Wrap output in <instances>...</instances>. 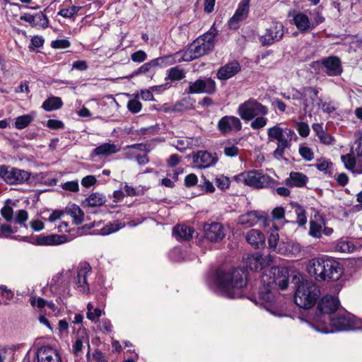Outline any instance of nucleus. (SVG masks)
<instances>
[{"instance_id": "nucleus-1", "label": "nucleus", "mask_w": 362, "mask_h": 362, "mask_svg": "<svg viewBox=\"0 0 362 362\" xmlns=\"http://www.w3.org/2000/svg\"><path fill=\"white\" fill-rule=\"evenodd\" d=\"M214 284L222 296L228 298H240L246 285L245 272L237 268L228 272L218 269L214 276Z\"/></svg>"}, {"instance_id": "nucleus-2", "label": "nucleus", "mask_w": 362, "mask_h": 362, "mask_svg": "<svg viewBox=\"0 0 362 362\" xmlns=\"http://www.w3.org/2000/svg\"><path fill=\"white\" fill-rule=\"evenodd\" d=\"M237 113L244 122H251L250 127L253 130L262 129L268 123L266 116L269 113V108L253 98L240 104Z\"/></svg>"}, {"instance_id": "nucleus-3", "label": "nucleus", "mask_w": 362, "mask_h": 362, "mask_svg": "<svg viewBox=\"0 0 362 362\" xmlns=\"http://www.w3.org/2000/svg\"><path fill=\"white\" fill-rule=\"evenodd\" d=\"M291 283L296 287L295 303L305 309L313 307L320 295L317 286L298 272L292 275Z\"/></svg>"}, {"instance_id": "nucleus-4", "label": "nucleus", "mask_w": 362, "mask_h": 362, "mask_svg": "<svg viewBox=\"0 0 362 362\" xmlns=\"http://www.w3.org/2000/svg\"><path fill=\"white\" fill-rule=\"evenodd\" d=\"M307 269L317 281H337L343 274L341 264L332 258H313L310 260Z\"/></svg>"}, {"instance_id": "nucleus-5", "label": "nucleus", "mask_w": 362, "mask_h": 362, "mask_svg": "<svg viewBox=\"0 0 362 362\" xmlns=\"http://www.w3.org/2000/svg\"><path fill=\"white\" fill-rule=\"evenodd\" d=\"M313 328L318 332L328 334L353 329L354 322L348 315H340L337 317L324 315L315 319Z\"/></svg>"}, {"instance_id": "nucleus-6", "label": "nucleus", "mask_w": 362, "mask_h": 362, "mask_svg": "<svg viewBox=\"0 0 362 362\" xmlns=\"http://www.w3.org/2000/svg\"><path fill=\"white\" fill-rule=\"evenodd\" d=\"M267 133L269 141L277 142V147L273 152L274 157L277 159L283 158L285 149L291 146L293 138L296 137L293 129H284L279 124L267 129Z\"/></svg>"}, {"instance_id": "nucleus-7", "label": "nucleus", "mask_w": 362, "mask_h": 362, "mask_svg": "<svg viewBox=\"0 0 362 362\" xmlns=\"http://www.w3.org/2000/svg\"><path fill=\"white\" fill-rule=\"evenodd\" d=\"M234 180L238 183L257 189L272 188L277 184L276 180L259 170L243 172L235 175Z\"/></svg>"}, {"instance_id": "nucleus-8", "label": "nucleus", "mask_w": 362, "mask_h": 362, "mask_svg": "<svg viewBox=\"0 0 362 362\" xmlns=\"http://www.w3.org/2000/svg\"><path fill=\"white\" fill-rule=\"evenodd\" d=\"M0 177L8 185H21L30 180V173L25 170L0 165Z\"/></svg>"}, {"instance_id": "nucleus-9", "label": "nucleus", "mask_w": 362, "mask_h": 362, "mask_svg": "<svg viewBox=\"0 0 362 362\" xmlns=\"http://www.w3.org/2000/svg\"><path fill=\"white\" fill-rule=\"evenodd\" d=\"M272 271H264L262 275V286L259 291V298L266 303H273L274 302V296L272 290L276 284V279L272 276Z\"/></svg>"}, {"instance_id": "nucleus-10", "label": "nucleus", "mask_w": 362, "mask_h": 362, "mask_svg": "<svg viewBox=\"0 0 362 362\" xmlns=\"http://www.w3.org/2000/svg\"><path fill=\"white\" fill-rule=\"evenodd\" d=\"M284 35V26L280 22H273L266 29L265 33L260 35L259 41L262 46H269L280 41Z\"/></svg>"}, {"instance_id": "nucleus-11", "label": "nucleus", "mask_w": 362, "mask_h": 362, "mask_svg": "<svg viewBox=\"0 0 362 362\" xmlns=\"http://www.w3.org/2000/svg\"><path fill=\"white\" fill-rule=\"evenodd\" d=\"M216 91V83L211 77L199 78L190 82L187 90L189 94L205 93L212 95Z\"/></svg>"}, {"instance_id": "nucleus-12", "label": "nucleus", "mask_w": 362, "mask_h": 362, "mask_svg": "<svg viewBox=\"0 0 362 362\" xmlns=\"http://www.w3.org/2000/svg\"><path fill=\"white\" fill-rule=\"evenodd\" d=\"M240 119L233 115L222 117L217 123V129L223 135L237 133L242 129Z\"/></svg>"}, {"instance_id": "nucleus-13", "label": "nucleus", "mask_w": 362, "mask_h": 362, "mask_svg": "<svg viewBox=\"0 0 362 362\" xmlns=\"http://www.w3.org/2000/svg\"><path fill=\"white\" fill-rule=\"evenodd\" d=\"M71 239L66 235H39L32 238L31 243L40 246H57L68 243Z\"/></svg>"}, {"instance_id": "nucleus-14", "label": "nucleus", "mask_w": 362, "mask_h": 362, "mask_svg": "<svg viewBox=\"0 0 362 362\" xmlns=\"http://www.w3.org/2000/svg\"><path fill=\"white\" fill-rule=\"evenodd\" d=\"M339 305L338 298L332 295H326L322 297L318 303L317 309L319 313H317L314 320L318 316L330 315L332 313L337 310ZM315 324V321L313 325Z\"/></svg>"}, {"instance_id": "nucleus-15", "label": "nucleus", "mask_w": 362, "mask_h": 362, "mask_svg": "<svg viewBox=\"0 0 362 362\" xmlns=\"http://www.w3.org/2000/svg\"><path fill=\"white\" fill-rule=\"evenodd\" d=\"M273 262V257L266 255L263 257L259 252L247 255L245 259L246 267L252 271H258L264 269Z\"/></svg>"}, {"instance_id": "nucleus-16", "label": "nucleus", "mask_w": 362, "mask_h": 362, "mask_svg": "<svg viewBox=\"0 0 362 362\" xmlns=\"http://www.w3.org/2000/svg\"><path fill=\"white\" fill-rule=\"evenodd\" d=\"M90 273L91 267L88 262H82L78 265L75 281L77 288L83 293H88L89 292V286L86 278Z\"/></svg>"}, {"instance_id": "nucleus-17", "label": "nucleus", "mask_w": 362, "mask_h": 362, "mask_svg": "<svg viewBox=\"0 0 362 362\" xmlns=\"http://www.w3.org/2000/svg\"><path fill=\"white\" fill-rule=\"evenodd\" d=\"M209 51L202 45L201 40H197L190 47L184 51H180L183 62H191L207 54Z\"/></svg>"}, {"instance_id": "nucleus-18", "label": "nucleus", "mask_w": 362, "mask_h": 362, "mask_svg": "<svg viewBox=\"0 0 362 362\" xmlns=\"http://www.w3.org/2000/svg\"><path fill=\"white\" fill-rule=\"evenodd\" d=\"M289 16L292 17L293 24L300 33H306L313 30L311 18L307 14L300 11H293L289 13Z\"/></svg>"}, {"instance_id": "nucleus-19", "label": "nucleus", "mask_w": 362, "mask_h": 362, "mask_svg": "<svg viewBox=\"0 0 362 362\" xmlns=\"http://www.w3.org/2000/svg\"><path fill=\"white\" fill-rule=\"evenodd\" d=\"M267 220V214L263 211H252L242 214L238 218V223L251 227L255 224L262 222L265 226Z\"/></svg>"}, {"instance_id": "nucleus-20", "label": "nucleus", "mask_w": 362, "mask_h": 362, "mask_svg": "<svg viewBox=\"0 0 362 362\" xmlns=\"http://www.w3.org/2000/svg\"><path fill=\"white\" fill-rule=\"evenodd\" d=\"M250 0H241L234 15L228 21V26L231 29H237L239 23L247 17Z\"/></svg>"}, {"instance_id": "nucleus-21", "label": "nucleus", "mask_w": 362, "mask_h": 362, "mask_svg": "<svg viewBox=\"0 0 362 362\" xmlns=\"http://www.w3.org/2000/svg\"><path fill=\"white\" fill-rule=\"evenodd\" d=\"M216 157L206 151H199L193 156V163L197 168H206L216 164Z\"/></svg>"}, {"instance_id": "nucleus-22", "label": "nucleus", "mask_w": 362, "mask_h": 362, "mask_svg": "<svg viewBox=\"0 0 362 362\" xmlns=\"http://www.w3.org/2000/svg\"><path fill=\"white\" fill-rule=\"evenodd\" d=\"M37 362H62L58 351L50 346L40 347L37 351Z\"/></svg>"}, {"instance_id": "nucleus-23", "label": "nucleus", "mask_w": 362, "mask_h": 362, "mask_svg": "<svg viewBox=\"0 0 362 362\" xmlns=\"http://www.w3.org/2000/svg\"><path fill=\"white\" fill-rule=\"evenodd\" d=\"M321 64L326 69L327 75L330 76H339L342 72L341 61L337 57L331 56L324 58Z\"/></svg>"}, {"instance_id": "nucleus-24", "label": "nucleus", "mask_w": 362, "mask_h": 362, "mask_svg": "<svg viewBox=\"0 0 362 362\" xmlns=\"http://www.w3.org/2000/svg\"><path fill=\"white\" fill-rule=\"evenodd\" d=\"M204 231L206 238L213 242H218L225 236L223 227L219 223L214 222L205 225Z\"/></svg>"}, {"instance_id": "nucleus-25", "label": "nucleus", "mask_w": 362, "mask_h": 362, "mask_svg": "<svg viewBox=\"0 0 362 362\" xmlns=\"http://www.w3.org/2000/svg\"><path fill=\"white\" fill-rule=\"evenodd\" d=\"M240 65L237 61H233L221 66L217 71V78L220 80H227L240 71Z\"/></svg>"}, {"instance_id": "nucleus-26", "label": "nucleus", "mask_w": 362, "mask_h": 362, "mask_svg": "<svg viewBox=\"0 0 362 362\" xmlns=\"http://www.w3.org/2000/svg\"><path fill=\"white\" fill-rule=\"evenodd\" d=\"M308 180V177L299 172H291L289 177L285 180V184L291 187H302L305 186Z\"/></svg>"}, {"instance_id": "nucleus-27", "label": "nucleus", "mask_w": 362, "mask_h": 362, "mask_svg": "<svg viewBox=\"0 0 362 362\" xmlns=\"http://www.w3.org/2000/svg\"><path fill=\"white\" fill-rule=\"evenodd\" d=\"M119 148L114 144L105 143L102 145L95 148L90 156L91 157L96 156H109L114 153H117L119 151Z\"/></svg>"}, {"instance_id": "nucleus-28", "label": "nucleus", "mask_w": 362, "mask_h": 362, "mask_svg": "<svg viewBox=\"0 0 362 362\" xmlns=\"http://www.w3.org/2000/svg\"><path fill=\"white\" fill-rule=\"evenodd\" d=\"M246 240L251 246L257 249L263 247L265 244L264 234L256 229H252L247 233Z\"/></svg>"}, {"instance_id": "nucleus-29", "label": "nucleus", "mask_w": 362, "mask_h": 362, "mask_svg": "<svg viewBox=\"0 0 362 362\" xmlns=\"http://www.w3.org/2000/svg\"><path fill=\"white\" fill-rule=\"evenodd\" d=\"M313 93L314 96H317L318 90L313 87H304L301 90H293V93L287 95L286 93H281V95L286 100H305V95Z\"/></svg>"}, {"instance_id": "nucleus-30", "label": "nucleus", "mask_w": 362, "mask_h": 362, "mask_svg": "<svg viewBox=\"0 0 362 362\" xmlns=\"http://www.w3.org/2000/svg\"><path fill=\"white\" fill-rule=\"evenodd\" d=\"M301 251V246L298 243L281 241L279 245L278 253L281 255H296Z\"/></svg>"}, {"instance_id": "nucleus-31", "label": "nucleus", "mask_w": 362, "mask_h": 362, "mask_svg": "<svg viewBox=\"0 0 362 362\" xmlns=\"http://www.w3.org/2000/svg\"><path fill=\"white\" fill-rule=\"evenodd\" d=\"M156 66L165 67L175 63L182 62L180 52H177L173 54L165 55L163 57L154 59Z\"/></svg>"}, {"instance_id": "nucleus-32", "label": "nucleus", "mask_w": 362, "mask_h": 362, "mask_svg": "<svg viewBox=\"0 0 362 362\" xmlns=\"http://www.w3.org/2000/svg\"><path fill=\"white\" fill-rule=\"evenodd\" d=\"M173 233L177 240H189L197 234L194 229L183 225L174 227Z\"/></svg>"}, {"instance_id": "nucleus-33", "label": "nucleus", "mask_w": 362, "mask_h": 362, "mask_svg": "<svg viewBox=\"0 0 362 362\" xmlns=\"http://www.w3.org/2000/svg\"><path fill=\"white\" fill-rule=\"evenodd\" d=\"M218 34V30L214 26V24L211 27L209 30L204 33L198 40H201V43L206 49L211 51L214 47V40Z\"/></svg>"}, {"instance_id": "nucleus-34", "label": "nucleus", "mask_w": 362, "mask_h": 362, "mask_svg": "<svg viewBox=\"0 0 362 362\" xmlns=\"http://www.w3.org/2000/svg\"><path fill=\"white\" fill-rule=\"evenodd\" d=\"M66 211L73 218V222L76 225L82 223L84 218V214L81 209L75 204H69L66 208Z\"/></svg>"}, {"instance_id": "nucleus-35", "label": "nucleus", "mask_w": 362, "mask_h": 362, "mask_svg": "<svg viewBox=\"0 0 362 362\" xmlns=\"http://www.w3.org/2000/svg\"><path fill=\"white\" fill-rule=\"evenodd\" d=\"M341 159L346 169L352 171L354 173H362V166H356L354 156L348 153L346 155L341 156Z\"/></svg>"}, {"instance_id": "nucleus-36", "label": "nucleus", "mask_w": 362, "mask_h": 362, "mask_svg": "<svg viewBox=\"0 0 362 362\" xmlns=\"http://www.w3.org/2000/svg\"><path fill=\"white\" fill-rule=\"evenodd\" d=\"M85 202L88 206H100L106 202V197L103 194L94 192L88 196Z\"/></svg>"}, {"instance_id": "nucleus-37", "label": "nucleus", "mask_w": 362, "mask_h": 362, "mask_svg": "<svg viewBox=\"0 0 362 362\" xmlns=\"http://www.w3.org/2000/svg\"><path fill=\"white\" fill-rule=\"evenodd\" d=\"M63 105L62 100L59 97H51L45 100L42 103V108L46 111L58 110Z\"/></svg>"}, {"instance_id": "nucleus-38", "label": "nucleus", "mask_w": 362, "mask_h": 362, "mask_svg": "<svg viewBox=\"0 0 362 362\" xmlns=\"http://www.w3.org/2000/svg\"><path fill=\"white\" fill-rule=\"evenodd\" d=\"M33 113L18 116L15 120V127L18 129H23L27 127L34 119Z\"/></svg>"}, {"instance_id": "nucleus-39", "label": "nucleus", "mask_w": 362, "mask_h": 362, "mask_svg": "<svg viewBox=\"0 0 362 362\" xmlns=\"http://www.w3.org/2000/svg\"><path fill=\"white\" fill-rule=\"evenodd\" d=\"M124 227V223L116 221L113 223H110L109 224L106 225L103 228H102L100 230V234L102 235H110L112 233H115L119 229Z\"/></svg>"}, {"instance_id": "nucleus-40", "label": "nucleus", "mask_w": 362, "mask_h": 362, "mask_svg": "<svg viewBox=\"0 0 362 362\" xmlns=\"http://www.w3.org/2000/svg\"><path fill=\"white\" fill-rule=\"evenodd\" d=\"M355 250L354 245L349 240H340L335 245V250L344 253L353 252Z\"/></svg>"}, {"instance_id": "nucleus-41", "label": "nucleus", "mask_w": 362, "mask_h": 362, "mask_svg": "<svg viewBox=\"0 0 362 362\" xmlns=\"http://www.w3.org/2000/svg\"><path fill=\"white\" fill-rule=\"evenodd\" d=\"M318 105L320 106L322 112L327 114L333 113L339 107V104L333 100L322 101V100H320V103Z\"/></svg>"}, {"instance_id": "nucleus-42", "label": "nucleus", "mask_w": 362, "mask_h": 362, "mask_svg": "<svg viewBox=\"0 0 362 362\" xmlns=\"http://www.w3.org/2000/svg\"><path fill=\"white\" fill-rule=\"evenodd\" d=\"M185 76V74L183 69L178 67H173L168 71V77L171 81H180Z\"/></svg>"}, {"instance_id": "nucleus-43", "label": "nucleus", "mask_w": 362, "mask_h": 362, "mask_svg": "<svg viewBox=\"0 0 362 362\" xmlns=\"http://www.w3.org/2000/svg\"><path fill=\"white\" fill-rule=\"evenodd\" d=\"M322 226L321 223L310 221L309 235L313 238H320L322 236Z\"/></svg>"}, {"instance_id": "nucleus-44", "label": "nucleus", "mask_w": 362, "mask_h": 362, "mask_svg": "<svg viewBox=\"0 0 362 362\" xmlns=\"http://www.w3.org/2000/svg\"><path fill=\"white\" fill-rule=\"evenodd\" d=\"M265 271H272V276L276 279V284L274 285V287L278 285L281 290H284L288 287V281L286 277L284 276V278H279L275 276L276 272L278 274L279 273V269L272 268L271 269H266Z\"/></svg>"}, {"instance_id": "nucleus-45", "label": "nucleus", "mask_w": 362, "mask_h": 362, "mask_svg": "<svg viewBox=\"0 0 362 362\" xmlns=\"http://www.w3.org/2000/svg\"><path fill=\"white\" fill-rule=\"evenodd\" d=\"M279 233L276 230L271 233L268 238V244L269 246V248L272 249L273 251L278 253V249H279V245L280 242L279 241Z\"/></svg>"}, {"instance_id": "nucleus-46", "label": "nucleus", "mask_w": 362, "mask_h": 362, "mask_svg": "<svg viewBox=\"0 0 362 362\" xmlns=\"http://www.w3.org/2000/svg\"><path fill=\"white\" fill-rule=\"evenodd\" d=\"M295 213L297 216L296 222L300 226H303L307 223L305 209L300 205L295 206Z\"/></svg>"}, {"instance_id": "nucleus-47", "label": "nucleus", "mask_w": 362, "mask_h": 362, "mask_svg": "<svg viewBox=\"0 0 362 362\" xmlns=\"http://www.w3.org/2000/svg\"><path fill=\"white\" fill-rule=\"evenodd\" d=\"M48 18L43 12H39L35 15L34 26L45 28L48 27Z\"/></svg>"}, {"instance_id": "nucleus-48", "label": "nucleus", "mask_w": 362, "mask_h": 362, "mask_svg": "<svg viewBox=\"0 0 362 362\" xmlns=\"http://www.w3.org/2000/svg\"><path fill=\"white\" fill-rule=\"evenodd\" d=\"M332 165L333 163L325 158L317 160V163L315 164V166L317 170L325 173H328V170L332 167Z\"/></svg>"}, {"instance_id": "nucleus-49", "label": "nucleus", "mask_w": 362, "mask_h": 362, "mask_svg": "<svg viewBox=\"0 0 362 362\" xmlns=\"http://www.w3.org/2000/svg\"><path fill=\"white\" fill-rule=\"evenodd\" d=\"M152 67H156L154 59L144 64L137 70H136L130 76L131 78L139 74H144L150 71Z\"/></svg>"}, {"instance_id": "nucleus-50", "label": "nucleus", "mask_w": 362, "mask_h": 362, "mask_svg": "<svg viewBox=\"0 0 362 362\" xmlns=\"http://www.w3.org/2000/svg\"><path fill=\"white\" fill-rule=\"evenodd\" d=\"M81 8L80 6H72L67 8H62L59 12L58 14L64 18H71L74 16Z\"/></svg>"}, {"instance_id": "nucleus-51", "label": "nucleus", "mask_w": 362, "mask_h": 362, "mask_svg": "<svg viewBox=\"0 0 362 362\" xmlns=\"http://www.w3.org/2000/svg\"><path fill=\"white\" fill-rule=\"evenodd\" d=\"M299 153L305 160L310 161L314 158L313 150L306 146H300L299 147Z\"/></svg>"}, {"instance_id": "nucleus-52", "label": "nucleus", "mask_w": 362, "mask_h": 362, "mask_svg": "<svg viewBox=\"0 0 362 362\" xmlns=\"http://www.w3.org/2000/svg\"><path fill=\"white\" fill-rule=\"evenodd\" d=\"M224 154L228 157H235L239 153V148L238 146L230 143L226 144L223 149Z\"/></svg>"}, {"instance_id": "nucleus-53", "label": "nucleus", "mask_w": 362, "mask_h": 362, "mask_svg": "<svg viewBox=\"0 0 362 362\" xmlns=\"http://www.w3.org/2000/svg\"><path fill=\"white\" fill-rule=\"evenodd\" d=\"M215 183L219 189H226L229 187L230 180L229 178L226 176L219 175L216 177Z\"/></svg>"}, {"instance_id": "nucleus-54", "label": "nucleus", "mask_w": 362, "mask_h": 362, "mask_svg": "<svg viewBox=\"0 0 362 362\" xmlns=\"http://www.w3.org/2000/svg\"><path fill=\"white\" fill-rule=\"evenodd\" d=\"M62 188L66 191L76 192L79 190V185L77 180L68 181L62 183Z\"/></svg>"}, {"instance_id": "nucleus-55", "label": "nucleus", "mask_w": 362, "mask_h": 362, "mask_svg": "<svg viewBox=\"0 0 362 362\" xmlns=\"http://www.w3.org/2000/svg\"><path fill=\"white\" fill-rule=\"evenodd\" d=\"M142 105L137 99L130 100L127 103V108L132 113H138Z\"/></svg>"}, {"instance_id": "nucleus-56", "label": "nucleus", "mask_w": 362, "mask_h": 362, "mask_svg": "<svg viewBox=\"0 0 362 362\" xmlns=\"http://www.w3.org/2000/svg\"><path fill=\"white\" fill-rule=\"evenodd\" d=\"M173 146H175L180 151H185L190 145V141L188 139H177L173 141Z\"/></svg>"}, {"instance_id": "nucleus-57", "label": "nucleus", "mask_w": 362, "mask_h": 362, "mask_svg": "<svg viewBox=\"0 0 362 362\" xmlns=\"http://www.w3.org/2000/svg\"><path fill=\"white\" fill-rule=\"evenodd\" d=\"M297 131L300 136L307 137L310 133V128L307 123L298 122L297 124Z\"/></svg>"}, {"instance_id": "nucleus-58", "label": "nucleus", "mask_w": 362, "mask_h": 362, "mask_svg": "<svg viewBox=\"0 0 362 362\" xmlns=\"http://www.w3.org/2000/svg\"><path fill=\"white\" fill-rule=\"evenodd\" d=\"M69 46V41L65 39L56 40L52 42V47L55 49H65Z\"/></svg>"}, {"instance_id": "nucleus-59", "label": "nucleus", "mask_w": 362, "mask_h": 362, "mask_svg": "<svg viewBox=\"0 0 362 362\" xmlns=\"http://www.w3.org/2000/svg\"><path fill=\"white\" fill-rule=\"evenodd\" d=\"M13 209L8 205L4 206L1 210V216L7 221H10L13 218Z\"/></svg>"}, {"instance_id": "nucleus-60", "label": "nucleus", "mask_w": 362, "mask_h": 362, "mask_svg": "<svg viewBox=\"0 0 362 362\" xmlns=\"http://www.w3.org/2000/svg\"><path fill=\"white\" fill-rule=\"evenodd\" d=\"M147 58V54L142 50L134 52L131 55V59L135 62H142Z\"/></svg>"}, {"instance_id": "nucleus-61", "label": "nucleus", "mask_w": 362, "mask_h": 362, "mask_svg": "<svg viewBox=\"0 0 362 362\" xmlns=\"http://www.w3.org/2000/svg\"><path fill=\"white\" fill-rule=\"evenodd\" d=\"M47 127L52 129H60L64 127V123L61 120L50 119L47 122Z\"/></svg>"}, {"instance_id": "nucleus-62", "label": "nucleus", "mask_w": 362, "mask_h": 362, "mask_svg": "<svg viewBox=\"0 0 362 362\" xmlns=\"http://www.w3.org/2000/svg\"><path fill=\"white\" fill-rule=\"evenodd\" d=\"M28 218V212L25 210L21 209L18 211L16 217L15 218L16 223L22 224L25 222Z\"/></svg>"}, {"instance_id": "nucleus-63", "label": "nucleus", "mask_w": 362, "mask_h": 362, "mask_svg": "<svg viewBox=\"0 0 362 362\" xmlns=\"http://www.w3.org/2000/svg\"><path fill=\"white\" fill-rule=\"evenodd\" d=\"M97 180L93 175H87L81 180V185L85 187H89L94 185Z\"/></svg>"}, {"instance_id": "nucleus-64", "label": "nucleus", "mask_w": 362, "mask_h": 362, "mask_svg": "<svg viewBox=\"0 0 362 362\" xmlns=\"http://www.w3.org/2000/svg\"><path fill=\"white\" fill-rule=\"evenodd\" d=\"M320 141L325 145H330L333 143L334 138L325 131L317 136Z\"/></svg>"}]
</instances>
